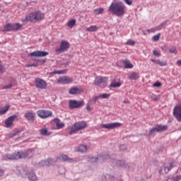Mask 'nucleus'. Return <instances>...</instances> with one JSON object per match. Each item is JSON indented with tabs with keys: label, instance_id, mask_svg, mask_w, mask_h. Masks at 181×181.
<instances>
[{
	"label": "nucleus",
	"instance_id": "nucleus-1",
	"mask_svg": "<svg viewBox=\"0 0 181 181\" xmlns=\"http://www.w3.org/2000/svg\"><path fill=\"white\" fill-rule=\"evenodd\" d=\"M109 12L115 16H124L125 15V4L122 2H112L109 7Z\"/></svg>",
	"mask_w": 181,
	"mask_h": 181
},
{
	"label": "nucleus",
	"instance_id": "nucleus-2",
	"mask_svg": "<svg viewBox=\"0 0 181 181\" xmlns=\"http://www.w3.org/2000/svg\"><path fill=\"white\" fill-rule=\"evenodd\" d=\"M23 25L19 23L6 24L4 27L3 32H18V30H22Z\"/></svg>",
	"mask_w": 181,
	"mask_h": 181
},
{
	"label": "nucleus",
	"instance_id": "nucleus-3",
	"mask_svg": "<svg viewBox=\"0 0 181 181\" xmlns=\"http://www.w3.org/2000/svg\"><path fill=\"white\" fill-rule=\"evenodd\" d=\"M33 152H35V148L19 151L17 152V156L18 159H30L33 158Z\"/></svg>",
	"mask_w": 181,
	"mask_h": 181
},
{
	"label": "nucleus",
	"instance_id": "nucleus-4",
	"mask_svg": "<svg viewBox=\"0 0 181 181\" xmlns=\"http://www.w3.org/2000/svg\"><path fill=\"white\" fill-rule=\"evenodd\" d=\"M167 130L168 125L157 124L149 131L148 135L152 136L155 132H165Z\"/></svg>",
	"mask_w": 181,
	"mask_h": 181
},
{
	"label": "nucleus",
	"instance_id": "nucleus-5",
	"mask_svg": "<svg viewBox=\"0 0 181 181\" xmlns=\"http://www.w3.org/2000/svg\"><path fill=\"white\" fill-rule=\"evenodd\" d=\"M84 105L83 100H69V110H74L76 108H81Z\"/></svg>",
	"mask_w": 181,
	"mask_h": 181
},
{
	"label": "nucleus",
	"instance_id": "nucleus-6",
	"mask_svg": "<svg viewBox=\"0 0 181 181\" xmlns=\"http://www.w3.org/2000/svg\"><path fill=\"white\" fill-rule=\"evenodd\" d=\"M20 173L21 175H26V176H28V180L30 181H36L37 180V176H36V174H35V171H33V170H26L25 169L22 170V171H20Z\"/></svg>",
	"mask_w": 181,
	"mask_h": 181
},
{
	"label": "nucleus",
	"instance_id": "nucleus-7",
	"mask_svg": "<svg viewBox=\"0 0 181 181\" xmlns=\"http://www.w3.org/2000/svg\"><path fill=\"white\" fill-rule=\"evenodd\" d=\"M70 49V43L66 40H62L60 43V46L59 48L56 49V53H63L64 52H67Z\"/></svg>",
	"mask_w": 181,
	"mask_h": 181
},
{
	"label": "nucleus",
	"instance_id": "nucleus-8",
	"mask_svg": "<svg viewBox=\"0 0 181 181\" xmlns=\"http://www.w3.org/2000/svg\"><path fill=\"white\" fill-rule=\"evenodd\" d=\"M110 162L113 167L119 166V168H127L128 163L124 160H117L115 158L110 159Z\"/></svg>",
	"mask_w": 181,
	"mask_h": 181
},
{
	"label": "nucleus",
	"instance_id": "nucleus-9",
	"mask_svg": "<svg viewBox=\"0 0 181 181\" xmlns=\"http://www.w3.org/2000/svg\"><path fill=\"white\" fill-rule=\"evenodd\" d=\"M35 87L37 88H40V90H45L46 88V86H47L46 81L40 78H36L35 79Z\"/></svg>",
	"mask_w": 181,
	"mask_h": 181
},
{
	"label": "nucleus",
	"instance_id": "nucleus-10",
	"mask_svg": "<svg viewBox=\"0 0 181 181\" xmlns=\"http://www.w3.org/2000/svg\"><path fill=\"white\" fill-rule=\"evenodd\" d=\"M29 57H46L49 56V52L46 51H34L28 54Z\"/></svg>",
	"mask_w": 181,
	"mask_h": 181
},
{
	"label": "nucleus",
	"instance_id": "nucleus-11",
	"mask_svg": "<svg viewBox=\"0 0 181 181\" xmlns=\"http://www.w3.org/2000/svg\"><path fill=\"white\" fill-rule=\"evenodd\" d=\"M53 112L50 110H38L37 111V115L40 117V118H49V117H52Z\"/></svg>",
	"mask_w": 181,
	"mask_h": 181
},
{
	"label": "nucleus",
	"instance_id": "nucleus-12",
	"mask_svg": "<svg viewBox=\"0 0 181 181\" xmlns=\"http://www.w3.org/2000/svg\"><path fill=\"white\" fill-rule=\"evenodd\" d=\"M73 81V78L67 76H60L58 78L57 83L61 84H70Z\"/></svg>",
	"mask_w": 181,
	"mask_h": 181
},
{
	"label": "nucleus",
	"instance_id": "nucleus-13",
	"mask_svg": "<svg viewBox=\"0 0 181 181\" xmlns=\"http://www.w3.org/2000/svg\"><path fill=\"white\" fill-rule=\"evenodd\" d=\"M18 117V115H13L10 117H8L6 120H5V126L6 128H11L12 125H13V121H15V119Z\"/></svg>",
	"mask_w": 181,
	"mask_h": 181
},
{
	"label": "nucleus",
	"instance_id": "nucleus-14",
	"mask_svg": "<svg viewBox=\"0 0 181 181\" xmlns=\"http://www.w3.org/2000/svg\"><path fill=\"white\" fill-rule=\"evenodd\" d=\"M61 158L62 162H68L69 163H77V162H80V159L71 158H69L67 155H62Z\"/></svg>",
	"mask_w": 181,
	"mask_h": 181
},
{
	"label": "nucleus",
	"instance_id": "nucleus-15",
	"mask_svg": "<svg viewBox=\"0 0 181 181\" xmlns=\"http://www.w3.org/2000/svg\"><path fill=\"white\" fill-rule=\"evenodd\" d=\"M122 124L119 122L115 123H109L102 124V128H105V129H114V128H118V127H121Z\"/></svg>",
	"mask_w": 181,
	"mask_h": 181
},
{
	"label": "nucleus",
	"instance_id": "nucleus-16",
	"mask_svg": "<svg viewBox=\"0 0 181 181\" xmlns=\"http://www.w3.org/2000/svg\"><path fill=\"white\" fill-rule=\"evenodd\" d=\"M34 21H36V17L35 16V11L25 16V18L22 20V22L25 23L26 22H33Z\"/></svg>",
	"mask_w": 181,
	"mask_h": 181
},
{
	"label": "nucleus",
	"instance_id": "nucleus-17",
	"mask_svg": "<svg viewBox=\"0 0 181 181\" xmlns=\"http://www.w3.org/2000/svg\"><path fill=\"white\" fill-rule=\"evenodd\" d=\"M74 126H75V128L80 131V129H84L86 127H87V123L86 122L81 121V122H76Z\"/></svg>",
	"mask_w": 181,
	"mask_h": 181
},
{
	"label": "nucleus",
	"instance_id": "nucleus-18",
	"mask_svg": "<svg viewBox=\"0 0 181 181\" xmlns=\"http://www.w3.org/2000/svg\"><path fill=\"white\" fill-rule=\"evenodd\" d=\"M102 83H107V77H100L97 76L95 78V84L96 86H100Z\"/></svg>",
	"mask_w": 181,
	"mask_h": 181
},
{
	"label": "nucleus",
	"instance_id": "nucleus-19",
	"mask_svg": "<svg viewBox=\"0 0 181 181\" xmlns=\"http://www.w3.org/2000/svg\"><path fill=\"white\" fill-rule=\"evenodd\" d=\"M25 117L28 119L29 122H35V113L29 112L25 113Z\"/></svg>",
	"mask_w": 181,
	"mask_h": 181
},
{
	"label": "nucleus",
	"instance_id": "nucleus-20",
	"mask_svg": "<svg viewBox=\"0 0 181 181\" xmlns=\"http://www.w3.org/2000/svg\"><path fill=\"white\" fill-rule=\"evenodd\" d=\"M35 21H42L45 18V13H42L40 11H34Z\"/></svg>",
	"mask_w": 181,
	"mask_h": 181
},
{
	"label": "nucleus",
	"instance_id": "nucleus-21",
	"mask_svg": "<svg viewBox=\"0 0 181 181\" xmlns=\"http://www.w3.org/2000/svg\"><path fill=\"white\" fill-rule=\"evenodd\" d=\"M53 121L55 122L56 127L58 129H61V128H63V127H64V123H60V119L56 117L53 119Z\"/></svg>",
	"mask_w": 181,
	"mask_h": 181
},
{
	"label": "nucleus",
	"instance_id": "nucleus-22",
	"mask_svg": "<svg viewBox=\"0 0 181 181\" xmlns=\"http://www.w3.org/2000/svg\"><path fill=\"white\" fill-rule=\"evenodd\" d=\"M69 93L71 95L80 94V93H81V90L77 87H73L69 90Z\"/></svg>",
	"mask_w": 181,
	"mask_h": 181
},
{
	"label": "nucleus",
	"instance_id": "nucleus-23",
	"mask_svg": "<svg viewBox=\"0 0 181 181\" xmlns=\"http://www.w3.org/2000/svg\"><path fill=\"white\" fill-rule=\"evenodd\" d=\"M87 160L91 163H98V162H100V158H98V156L97 157L88 156Z\"/></svg>",
	"mask_w": 181,
	"mask_h": 181
},
{
	"label": "nucleus",
	"instance_id": "nucleus-24",
	"mask_svg": "<svg viewBox=\"0 0 181 181\" xmlns=\"http://www.w3.org/2000/svg\"><path fill=\"white\" fill-rule=\"evenodd\" d=\"M78 152L86 153L87 152V145L81 144L78 147Z\"/></svg>",
	"mask_w": 181,
	"mask_h": 181
},
{
	"label": "nucleus",
	"instance_id": "nucleus-25",
	"mask_svg": "<svg viewBox=\"0 0 181 181\" xmlns=\"http://www.w3.org/2000/svg\"><path fill=\"white\" fill-rule=\"evenodd\" d=\"M6 158L10 160H18V152L12 154H7Z\"/></svg>",
	"mask_w": 181,
	"mask_h": 181
},
{
	"label": "nucleus",
	"instance_id": "nucleus-26",
	"mask_svg": "<svg viewBox=\"0 0 181 181\" xmlns=\"http://www.w3.org/2000/svg\"><path fill=\"white\" fill-rule=\"evenodd\" d=\"M123 64L124 69H132L134 67V65L131 64V62L128 59L123 60Z\"/></svg>",
	"mask_w": 181,
	"mask_h": 181
},
{
	"label": "nucleus",
	"instance_id": "nucleus-27",
	"mask_svg": "<svg viewBox=\"0 0 181 181\" xmlns=\"http://www.w3.org/2000/svg\"><path fill=\"white\" fill-rule=\"evenodd\" d=\"M110 158L108 153L98 155L99 162H105L106 159Z\"/></svg>",
	"mask_w": 181,
	"mask_h": 181
},
{
	"label": "nucleus",
	"instance_id": "nucleus-28",
	"mask_svg": "<svg viewBox=\"0 0 181 181\" xmlns=\"http://www.w3.org/2000/svg\"><path fill=\"white\" fill-rule=\"evenodd\" d=\"M11 106L9 105H6L4 107H0V115H4L5 114H6V112H8V111H9V108Z\"/></svg>",
	"mask_w": 181,
	"mask_h": 181
},
{
	"label": "nucleus",
	"instance_id": "nucleus-29",
	"mask_svg": "<svg viewBox=\"0 0 181 181\" xmlns=\"http://www.w3.org/2000/svg\"><path fill=\"white\" fill-rule=\"evenodd\" d=\"M40 132L41 135H42V136H49V135L52 134V132H49V131H47V129H41L40 130Z\"/></svg>",
	"mask_w": 181,
	"mask_h": 181
},
{
	"label": "nucleus",
	"instance_id": "nucleus-30",
	"mask_svg": "<svg viewBox=\"0 0 181 181\" xmlns=\"http://www.w3.org/2000/svg\"><path fill=\"white\" fill-rule=\"evenodd\" d=\"M119 87H121V82H112L110 85V88H118Z\"/></svg>",
	"mask_w": 181,
	"mask_h": 181
},
{
	"label": "nucleus",
	"instance_id": "nucleus-31",
	"mask_svg": "<svg viewBox=\"0 0 181 181\" xmlns=\"http://www.w3.org/2000/svg\"><path fill=\"white\" fill-rule=\"evenodd\" d=\"M137 78H139V76L136 72H132L129 76V80H137Z\"/></svg>",
	"mask_w": 181,
	"mask_h": 181
},
{
	"label": "nucleus",
	"instance_id": "nucleus-32",
	"mask_svg": "<svg viewBox=\"0 0 181 181\" xmlns=\"http://www.w3.org/2000/svg\"><path fill=\"white\" fill-rule=\"evenodd\" d=\"M66 72V70H61V71H54L49 73V76H51L52 77H53V76H54V74H63Z\"/></svg>",
	"mask_w": 181,
	"mask_h": 181
},
{
	"label": "nucleus",
	"instance_id": "nucleus-33",
	"mask_svg": "<svg viewBox=\"0 0 181 181\" xmlns=\"http://www.w3.org/2000/svg\"><path fill=\"white\" fill-rule=\"evenodd\" d=\"M76 19H71L68 23H67V26L68 28H73L74 25H76Z\"/></svg>",
	"mask_w": 181,
	"mask_h": 181
},
{
	"label": "nucleus",
	"instance_id": "nucleus-34",
	"mask_svg": "<svg viewBox=\"0 0 181 181\" xmlns=\"http://www.w3.org/2000/svg\"><path fill=\"white\" fill-rule=\"evenodd\" d=\"M77 131H78L77 127H75V126L74 125L69 131V135H73V134H77Z\"/></svg>",
	"mask_w": 181,
	"mask_h": 181
},
{
	"label": "nucleus",
	"instance_id": "nucleus-35",
	"mask_svg": "<svg viewBox=\"0 0 181 181\" xmlns=\"http://www.w3.org/2000/svg\"><path fill=\"white\" fill-rule=\"evenodd\" d=\"M52 158H47L46 160L42 161V163H44L46 166H50L52 165Z\"/></svg>",
	"mask_w": 181,
	"mask_h": 181
},
{
	"label": "nucleus",
	"instance_id": "nucleus-36",
	"mask_svg": "<svg viewBox=\"0 0 181 181\" xmlns=\"http://www.w3.org/2000/svg\"><path fill=\"white\" fill-rule=\"evenodd\" d=\"M88 32H95L97 30V25H91L87 28Z\"/></svg>",
	"mask_w": 181,
	"mask_h": 181
},
{
	"label": "nucleus",
	"instance_id": "nucleus-37",
	"mask_svg": "<svg viewBox=\"0 0 181 181\" xmlns=\"http://www.w3.org/2000/svg\"><path fill=\"white\" fill-rule=\"evenodd\" d=\"M172 168H173V164L170 163L168 167H165L164 168V170L166 173H168L169 170H170L172 169Z\"/></svg>",
	"mask_w": 181,
	"mask_h": 181
},
{
	"label": "nucleus",
	"instance_id": "nucleus-38",
	"mask_svg": "<svg viewBox=\"0 0 181 181\" xmlns=\"http://www.w3.org/2000/svg\"><path fill=\"white\" fill-rule=\"evenodd\" d=\"M110 95L109 93H103V94L99 95V98H103V99H107V98H110Z\"/></svg>",
	"mask_w": 181,
	"mask_h": 181
},
{
	"label": "nucleus",
	"instance_id": "nucleus-39",
	"mask_svg": "<svg viewBox=\"0 0 181 181\" xmlns=\"http://www.w3.org/2000/svg\"><path fill=\"white\" fill-rule=\"evenodd\" d=\"M95 13H97V15H100L104 12V8H96L95 9Z\"/></svg>",
	"mask_w": 181,
	"mask_h": 181
},
{
	"label": "nucleus",
	"instance_id": "nucleus-40",
	"mask_svg": "<svg viewBox=\"0 0 181 181\" xmlns=\"http://www.w3.org/2000/svg\"><path fill=\"white\" fill-rule=\"evenodd\" d=\"M13 86V85L12 84V83H11L8 85H5L4 86H3V89L4 90H9V88H12Z\"/></svg>",
	"mask_w": 181,
	"mask_h": 181
},
{
	"label": "nucleus",
	"instance_id": "nucleus-41",
	"mask_svg": "<svg viewBox=\"0 0 181 181\" xmlns=\"http://www.w3.org/2000/svg\"><path fill=\"white\" fill-rule=\"evenodd\" d=\"M17 134H19V131L14 132L13 133H10L8 134V136H9V138H13V136H16Z\"/></svg>",
	"mask_w": 181,
	"mask_h": 181
},
{
	"label": "nucleus",
	"instance_id": "nucleus-42",
	"mask_svg": "<svg viewBox=\"0 0 181 181\" xmlns=\"http://www.w3.org/2000/svg\"><path fill=\"white\" fill-rule=\"evenodd\" d=\"M169 53H173L174 54H176V47H172L169 49Z\"/></svg>",
	"mask_w": 181,
	"mask_h": 181
},
{
	"label": "nucleus",
	"instance_id": "nucleus-43",
	"mask_svg": "<svg viewBox=\"0 0 181 181\" xmlns=\"http://www.w3.org/2000/svg\"><path fill=\"white\" fill-rule=\"evenodd\" d=\"M159 37H160V34L158 33L153 36V40H154V42H158V40H159Z\"/></svg>",
	"mask_w": 181,
	"mask_h": 181
},
{
	"label": "nucleus",
	"instance_id": "nucleus-44",
	"mask_svg": "<svg viewBox=\"0 0 181 181\" xmlns=\"http://www.w3.org/2000/svg\"><path fill=\"white\" fill-rule=\"evenodd\" d=\"M126 45H128L129 46H134L135 45V41L129 40L126 42Z\"/></svg>",
	"mask_w": 181,
	"mask_h": 181
},
{
	"label": "nucleus",
	"instance_id": "nucleus-45",
	"mask_svg": "<svg viewBox=\"0 0 181 181\" xmlns=\"http://www.w3.org/2000/svg\"><path fill=\"white\" fill-rule=\"evenodd\" d=\"M39 64L37 63H33V64H28L26 65V67H37Z\"/></svg>",
	"mask_w": 181,
	"mask_h": 181
},
{
	"label": "nucleus",
	"instance_id": "nucleus-46",
	"mask_svg": "<svg viewBox=\"0 0 181 181\" xmlns=\"http://www.w3.org/2000/svg\"><path fill=\"white\" fill-rule=\"evenodd\" d=\"M119 151H127V146L125 144H121L119 146Z\"/></svg>",
	"mask_w": 181,
	"mask_h": 181
},
{
	"label": "nucleus",
	"instance_id": "nucleus-47",
	"mask_svg": "<svg viewBox=\"0 0 181 181\" xmlns=\"http://www.w3.org/2000/svg\"><path fill=\"white\" fill-rule=\"evenodd\" d=\"M162 86V83L157 81L153 84V87H160Z\"/></svg>",
	"mask_w": 181,
	"mask_h": 181
},
{
	"label": "nucleus",
	"instance_id": "nucleus-48",
	"mask_svg": "<svg viewBox=\"0 0 181 181\" xmlns=\"http://www.w3.org/2000/svg\"><path fill=\"white\" fill-rule=\"evenodd\" d=\"M173 180L174 181H179V180H181V175H177L175 177H173Z\"/></svg>",
	"mask_w": 181,
	"mask_h": 181
},
{
	"label": "nucleus",
	"instance_id": "nucleus-49",
	"mask_svg": "<svg viewBox=\"0 0 181 181\" xmlns=\"http://www.w3.org/2000/svg\"><path fill=\"white\" fill-rule=\"evenodd\" d=\"M168 22H169V21H163V22L161 23V26H163V28H166V26L168 25Z\"/></svg>",
	"mask_w": 181,
	"mask_h": 181
},
{
	"label": "nucleus",
	"instance_id": "nucleus-50",
	"mask_svg": "<svg viewBox=\"0 0 181 181\" xmlns=\"http://www.w3.org/2000/svg\"><path fill=\"white\" fill-rule=\"evenodd\" d=\"M98 98H100L99 95L95 96V97L92 99V101H93L94 104H95V103H97Z\"/></svg>",
	"mask_w": 181,
	"mask_h": 181
},
{
	"label": "nucleus",
	"instance_id": "nucleus-51",
	"mask_svg": "<svg viewBox=\"0 0 181 181\" xmlns=\"http://www.w3.org/2000/svg\"><path fill=\"white\" fill-rule=\"evenodd\" d=\"M5 71V69L4 68V65L0 63V73H4Z\"/></svg>",
	"mask_w": 181,
	"mask_h": 181
},
{
	"label": "nucleus",
	"instance_id": "nucleus-52",
	"mask_svg": "<svg viewBox=\"0 0 181 181\" xmlns=\"http://www.w3.org/2000/svg\"><path fill=\"white\" fill-rule=\"evenodd\" d=\"M153 56H160V54H159V52H158V50H153Z\"/></svg>",
	"mask_w": 181,
	"mask_h": 181
},
{
	"label": "nucleus",
	"instance_id": "nucleus-53",
	"mask_svg": "<svg viewBox=\"0 0 181 181\" xmlns=\"http://www.w3.org/2000/svg\"><path fill=\"white\" fill-rule=\"evenodd\" d=\"M160 66H161V67H163V66H166V62L160 61Z\"/></svg>",
	"mask_w": 181,
	"mask_h": 181
},
{
	"label": "nucleus",
	"instance_id": "nucleus-54",
	"mask_svg": "<svg viewBox=\"0 0 181 181\" xmlns=\"http://www.w3.org/2000/svg\"><path fill=\"white\" fill-rule=\"evenodd\" d=\"M124 2H126L127 5H132V1L131 0H124Z\"/></svg>",
	"mask_w": 181,
	"mask_h": 181
},
{
	"label": "nucleus",
	"instance_id": "nucleus-55",
	"mask_svg": "<svg viewBox=\"0 0 181 181\" xmlns=\"http://www.w3.org/2000/svg\"><path fill=\"white\" fill-rule=\"evenodd\" d=\"M86 110H87L88 111H91V106L90 105V103H88V104H87Z\"/></svg>",
	"mask_w": 181,
	"mask_h": 181
},
{
	"label": "nucleus",
	"instance_id": "nucleus-56",
	"mask_svg": "<svg viewBox=\"0 0 181 181\" xmlns=\"http://www.w3.org/2000/svg\"><path fill=\"white\" fill-rule=\"evenodd\" d=\"M156 29L157 30H160L161 29H163L162 24H160L158 26H157Z\"/></svg>",
	"mask_w": 181,
	"mask_h": 181
},
{
	"label": "nucleus",
	"instance_id": "nucleus-57",
	"mask_svg": "<svg viewBox=\"0 0 181 181\" xmlns=\"http://www.w3.org/2000/svg\"><path fill=\"white\" fill-rule=\"evenodd\" d=\"M70 62H66V63H62V64H61V66H69V65H70Z\"/></svg>",
	"mask_w": 181,
	"mask_h": 181
},
{
	"label": "nucleus",
	"instance_id": "nucleus-58",
	"mask_svg": "<svg viewBox=\"0 0 181 181\" xmlns=\"http://www.w3.org/2000/svg\"><path fill=\"white\" fill-rule=\"evenodd\" d=\"M151 62H152L153 63H156H156H157V62H158V59H151Z\"/></svg>",
	"mask_w": 181,
	"mask_h": 181
},
{
	"label": "nucleus",
	"instance_id": "nucleus-59",
	"mask_svg": "<svg viewBox=\"0 0 181 181\" xmlns=\"http://www.w3.org/2000/svg\"><path fill=\"white\" fill-rule=\"evenodd\" d=\"M46 59H40V62L42 63V64H45V63H46Z\"/></svg>",
	"mask_w": 181,
	"mask_h": 181
},
{
	"label": "nucleus",
	"instance_id": "nucleus-60",
	"mask_svg": "<svg viewBox=\"0 0 181 181\" xmlns=\"http://www.w3.org/2000/svg\"><path fill=\"white\" fill-rule=\"evenodd\" d=\"M32 60H33V62H40V59H37L36 58H32Z\"/></svg>",
	"mask_w": 181,
	"mask_h": 181
},
{
	"label": "nucleus",
	"instance_id": "nucleus-61",
	"mask_svg": "<svg viewBox=\"0 0 181 181\" xmlns=\"http://www.w3.org/2000/svg\"><path fill=\"white\" fill-rule=\"evenodd\" d=\"M2 175H4V170L0 168V176H2Z\"/></svg>",
	"mask_w": 181,
	"mask_h": 181
},
{
	"label": "nucleus",
	"instance_id": "nucleus-62",
	"mask_svg": "<svg viewBox=\"0 0 181 181\" xmlns=\"http://www.w3.org/2000/svg\"><path fill=\"white\" fill-rule=\"evenodd\" d=\"M145 177H146V179H151V175H149V176H148V175H146V176H145Z\"/></svg>",
	"mask_w": 181,
	"mask_h": 181
},
{
	"label": "nucleus",
	"instance_id": "nucleus-63",
	"mask_svg": "<svg viewBox=\"0 0 181 181\" xmlns=\"http://www.w3.org/2000/svg\"><path fill=\"white\" fill-rule=\"evenodd\" d=\"M123 103H124V104H128V103H129V101H128V100H124Z\"/></svg>",
	"mask_w": 181,
	"mask_h": 181
},
{
	"label": "nucleus",
	"instance_id": "nucleus-64",
	"mask_svg": "<svg viewBox=\"0 0 181 181\" xmlns=\"http://www.w3.org/2000/svg\"><path fill=\"white\" fill-rule=\"evenodd\" d=\"M177 121H178L179 122H181V117L178 118V119H177Z\"/></svg>",
	"mask_w": 181,
	"mask_h": 181
}]
</instances>
